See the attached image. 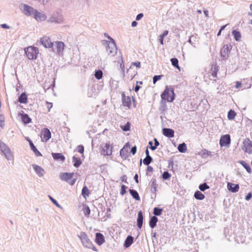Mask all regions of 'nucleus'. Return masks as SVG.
I'll return each mask as SVG.
<instances>
[{"mask_svg": "<svg viewBox=\"0 0 252 252\" xmlns=\"http://www.w3.org/2000/svg\"><path fill=\"white\" fill-rule=\"evenodd\" d=\"M82 246L88 249H91L94 252H97L96 247L94 245L93 242L90 239L89 236L85 232L81 231L78 235Z\"/></svg>", "mask_w": 252, "mask_h": 252, "instance_id": "obj_1", "label": "nucleus"}, {"mask_svg": "<svg viewBox=\"0 0 252 252\" xmlns=\"http://www.w3.org/2000/svg\"><path fill=\"white\" fill-rule=\"evenodd\" d=\"M175 94L174 89L172 88H169L167 86L165 87V90L161 94L162 100H166L168 102H173L175 99Z\"/></svg>", "mask_w": 252, "mask_h": 252, "instance_id": "obj_2", "label": "nucleus"}, {"mask_svg": "<svg viewBox=\"0 0 252 252\" xmlns=\"http://www.w3.org/2000/svg\"><path fill=\"white\" fill-rule=\"evenodd\" d=\"M0 150L7 160H13L14 157L10 149L6 144L1 140H0Z\"/></svg>", "mask_w": 252, "mask_h": 252, "instance_id": "obj_3", "label": "nucleus"}, {"mask_svg": "<svg viewBox=\"0 0 252 252\" xmlns=\"http://www.w3.org/2000/svg\"><path fill=\"white\" fill-rule=\"evenodd\" d=\"M25 53L29 60H33L36 58L38 50L36 47L30 46L25 49Z\"/></svg>", "mask_w": 252, "mask_h": 252, "instance_id": "obj_4", "label": "nucleus"}, {"mask_svg": "<svg viewBox=\"0 0 252 252\" xmlns=\"http://www.w3.org/2000/svg\"><path fill=\"white\" fill-rule=\"evenodd\" d=\"M74 175V173H61L60 175V178L62 181H65L72 186L75 184L76 181L75 178L72 179Z\"/></svg>", "mask_w": 252, "mask_h": 252, "instance_id": "obj_5", "label": "nucleus"}, {"mask_svg": "<svg viewBox=\"0 0 252 252\" xmlns=\"http://www.w3.org/2000/svg\"><path fill=\"white\" fill-rule=\"evenodd\" d=\"M108 38L112 40L111 42H109L107 47L106 51L109 55L112 54L114 56L117 52V47L116 44L114 40L110 36H108Z\"/></svg>", "mask_w": 252, "mask_h": 252, "instance_id": "obj_6", "label": "nucleus"}, {"mask_svg": "<svg viewBox=\"0 0 252 252\" xmlns=\"http://www.w3.org/2000/svg\"><path fill=\"white\" fill-rule=\"evenodd\" d=\"M64 43L62 41H56L55 43H53V46L51 47L53 49V51L61 55L63 53L64 50Z\"/></svg>", "mask_w": 252, "mask_h": 252, "instance_id": "obj_7", "label": "nucleus"}, {"mask_svg": "<svg viewBox=\"0 0 252 252\" xmlns=\"http://www.w3.org/2000/svg\"><path fill=\"white\" fill-rule=\"evenodd\" d=\"M48 21L51 23H55L58 24L62 23L63 21V15L59 12L53 13L49 18Z\"/></svg>", "mask_w": 252, "mask_h": 252, "instance_id": "obj_8", "label": "nucleus"}, {"mask_svg": "<svg viewBox=\"0 0 252 252\" xmlns=\"http://www.w3.org/2000/svg\"><path fill=\"white\" fill-rule=\"evenodd\" d=\"M37 10L27 4L23 5V12L27 16H34Z\"/></svg>", "mask_w": 252, "mask_h": 252, "instance_id": "obj_9", "label": "nucleus"}, {"mask_svg": "<svg viewBox=\"0 0 252 252\" xmlns=\"http://www.w3.org/2000/svg\"><path fill=\"white\" fill-rule=\"evenodd\" d=\"M243 150L249 154L252 153V141L249 138H245L243 142Z\"/></svg>", "mask_w": 252, "mask_h": 252, "instance_id": "obj_10", "label": "nucleus"}, {"mask_svg": "<svg viewBox=\"0 0 252 252\" xmlns=\"http://www.w3.org/2000/svg\"><path fill=\"white\" fill-rule=\"evenodd\" d=\"M231 143L230 136L229 134L222 135L220 140V147L228 146Z\"/></svg>", "mask_w": 252, "mask_h": 252, "instance_id": "obj_11", "label": "nucleus"}, {"mask_svg": "<svg viewBox=\"0 0 252 252\" xmlns=\"http://www.w3.org/2000/svg\"><path fill=\"white\" fill-rule=\"evenodd\" d=\"M122 101L124 106L130 108L131 105V97L129 96H126L124 92L122 93Z\"/></svg>", "mask_w": 252, "mask_h": 252, "instance_id": "obj_12", "label": "nucleus"}, {"mask_svg": "<svg viewBox=\"0 0 252 252\" xmlns=\"http://www.w3.org/2000/svg\"><path fill=\"white\" fill-rule=\"evenodd\" d=\"M40 42L41 44L45 48H51L53 46V43H52L50 39L47 36L41 38Z\"/></svg>", "mask_w": 252, "mask_h": 252, "instance_id": "obj_13", "label": "nucleus"}, {"mask_svg": "<svg viewBox=\"0 0 252 252\" xmlns=\"http://www.w3.org/2000/svg\"><path fill=\"white\" fill-rule=\"evenodd\" d=\"M95 242L99 246H101L105 242L103 235L99 232L95 233Z\"/></svg>", "mask_w": 252, "mask_h": 252, "instance_id": "obj_14", "label": "nucleus"}, {"mask_svg": "<svg viewBox=\"0 0 252 252\" xmlns=\"http://www.w3.org/2000/svg\"><path fill=\"white\" fill-rule=\"evenodd\" d=\"M32 167L34 169L36 174L40 177H41L44 176L45 171L39 165H37L35 164H32Z\"/></svg>", "mask_w": 252, "mask_h": 252, "instance_id": "obj_15", "label": "nucleus"}, {"mask_svg": "<svg viewBox=\"0 0 252 252\" xmlns=\"http://www.w3.org/2000/svg\"><path fill=\"white\" fill-rule=\"evenodd\" d=\"M112 147L109 143H106L101 151V154L104 156H109L112 154Z\"/></svg>", "mask_w": 252, "mask_h": 252, "instance_id": "obj_16", "label": "nucleus"}, {"mask_svg": "<svg viewBox=\"0 0 252 252\" xmlns=\"http://www.w3.org/2000/svg\"><path fill=\"white\" fill-rule=\"evenodd\" d=\"M230 46L228 45H224L220 50V55L223 58H225L228 56L230 52Z\"/></svg>", "mask_w": 252, "mask_h": 252, "instance_id": "obj_17", "label": "nucleus"}, {"mask_svg": "<svg viewBox=\"0 0 252 252\" xmlns=\"http://www.w3.org/2000/svg\"><path fill=\"white\" fill-rule=\"evenodd\" d=\"M33 18L37 21H43L46 19L47 17L45 14L40 12L38 10H36Z\"/></svg>", "mask_w": 252, "mask_h": 252, "instance_id": "obj_18", "label": "nucleus"}, {"mask_svg": "<svg viewBox=\"0 0 252 252\" xmlns=\"http://www.w3.org/2000/svg\"><path fill=\"white\" fill-rule=\"evenodd\" d=\"M239 185L238 184H235L231 183H227V189L229 191L235 193L238 191L239 189Z\"/></svg>", "mask_w": 252, "mask_h": 252, "instance_id": "obj_19", "label": "nucleus"}, {"mask_svg": "<svg viewBox=\"0 0 252 252\" xmlns=\"http://www.w3.org/2000/svg\"><path fill=\"white\" fill-rule=\"evenodd\" d=\"M162 134L168 138L173 137L174 136V131L169 128H163L162 129Z\"/></svg>", "mask_w": 252, "mask_h": 252, "instance_id": "obj_20", "label": "nucleus"}, {"mask_svg": "<svg viewBox=\"0 0 252 252\" xmlns=\"http://www.w3.org/2000/svg\"><path fill=\"white\" fill-rule=\"evenodd\" d=\"M127 145H128V143L126 144L120 152V156L125 159H126L128 157Z\"/></svg>", "mask_w": 252, "mask_h": 252, "instance_id": "obj_21", "label": "nucleus"}, {"mask_svg": "<svg viewBox=\"0 0 252 252\" xmlns=\"http://www.w3.org/2000/svg\"><path fill=\"white\" fill-rule=\"evenodd\" d=\"M143 215L142 212L140 211L138 212V216L137 218V227L141 229L143 225Z\"/></svg>", "mask_w": 252, "mask_h": 252, "instance_id": "obj_22", "label": "nucleus"}, {"mask_svg": "<svg viewBox=\"0 0 252 252\" xmlns=\"http://www.w3.org/2000/svg\"><path fill=\"white\" fill-rule=\"evenodd\" d=\"M42 137L47 141L51 138V133L47 128H44L41 132Z\"/></svg>", "mask_w": 252, "mask_h": 252, "instance_id": "obj_23", "label": "nucleus"}, {"mask_svg": "<svg viewBox=\"0 0 252 252\" xmlns=\"http://www.w3.org/2000/svg\"><path fill=\"white\" fill-rule=\"evenodd\" d=\"M29 142V144L31 150L33 152L34 154L36 157H41L42 156V154L37 149L35 146L34 145L32 141L30 139L28 140Z\"/></svg>", "mask_w": 252, "mask_h": 252, "instance_id": "obj_24", "label": "nucleus"}, {"mask_svg": "<svg viewBox=\"0 0 252 252\" xmlns=\"http://www.w3.org/2000/svg\"><path fill=\"white\" fill-rule=\"evenodd\" d=\"M133 237L131 235H128L125 241L124 246L125 248L129 247L133 243Z\"/></svg>", "mask_w": 252, "mask_h": 252, "instance_id": "obj_25", "label": "nucleus"}, {"mask_svg": "<svg viewBox=\"0 0 252 252\" xmlns=\"http://www.w3.org/2000/svg\"><path fill=\"white\" fill-rule=\"evenodd\" d=\"M52 156L53 158L56 160L63 161L65 160V157L62 153H53Z\"/></svg>", "mask_w": 252, "mask_h": 252, "instance_id": "obj_26", "label": "nucleus"}, {"mask_svg": "<svg viewBox=\"0 0 252 252\" xmlns=\"http://www.w3.org/2000/svg\"><path fill=\"white\" fill-rule=\"evenodd\" d=\"M158 185L157 183V180L155 178H153L151 180V191L152 193H154L155 194L157 192V189L158 188Z\"/></svg>", "mask_w": 252, "mask_h": 252, "instance_id": "obj_27", "label": "nucleus"}, {"mask_svg": "<svg viewBox=\"0 0 252 252\" xmlns=\"http://www.w3.org/2000/svg\"><path fill=\"white\" fill-rule=\"evenodd\" d=\"M18 101L21 103L26 104L28 102V97L25 92L22 93L18 97Z\"/></svg>", "mask_w": 252, "mask_h": 252, "instance_id": "obj_28", "label": "nucleus"}, {"mask_svg": "<svg viewBox=\"0 0 252 252\" xmlns=\"http://www.w3.org/2000/svg\"><path fill=\"white\" fill-rule=\"evenodd\" d=\"M158 221V219L156 216H152L150 218L149 220V225L151 228H154L157 225V223Z\"/></svg>", "mask_w": 252, "mask_h": 252, "instance_id": "obj_29", "label": "nucleus"}, {"mask_svg": "<svg viewBox=\"0 0 252 252\" xmlns=\"http://www.w3.org/2000/svg\"><path fill=\"white\" fill-rule=\"evenodd\" d=\"M235 87L237 89L243 90L245 89L249 88L250 87V85L244 84L241 82L237 81L236 82Z\"/></svg>", "mask_w": 252, "mask_h": 252, "instance_id": "obj_30", "label": "nucleus"}, {"mask_svg": "<svg viewBox=\"0 0 252 252\" xmlns=\"http://www.w3.org/2000/svg\"><path fill=\"white\" fill-rule=\"evenodd\" d=\"M129 192L132 197L136 200L139 201L140 200V196L138 192L133 189H129Z\"/></svg>", "mask_w": 252, "mask_h": 252, "instance_id": "obj_31", "label": "nucleus"}, {"mask_svg": "<svg viewBox=\"0 0 252 252\" xmlns=\"http://www.w3.org/2000/svg\"><path fill=\"white\" fill-rule=\"evenodd\" d=\"M21 119L23 122L25 124H29L32 122L31 118L26 113L21 115Z\"/></svg>", "mask_w": 252, "mask_h": 252, "instance_id": "obj_32", "label": "nucleus"}, {"mask_svg": "<svg viewBox=\"0 0 252 252\" xmlns=\"http://www.w3.org/2000/svg\"><path fill=\"white\" fill-rule=\"evenodd\" d=\"M239 163L240 164H241L244 167V168H245L246 169V170L249 173H251V172H252L251 168V167L250 166L249 164L248 163H247L244 160H240V161H239Z\"/></svg>", "mask_w": 252, "mask_h": 252, "instance_id": "obj_33", "label": "nucleus"}, {"mask_svg": "<svg viewBox=\"0 0 252 252\" xmlns=\"http://www.w3.org/2000/svg\"><path fill=\"white\" fill-rule=\"evenodd\" d=\"M232 34L237 41H239L241 40V35L240 32L236 30H234L232 32Z\"/></svg>", "mask_w": 252, "mask_h": 252, "instance_id": "obj_34", "label": "nucleus"}, {"mask_svg": "<svg viewBox=\"0 0 252 252\" xmlns=\"http://www.w3.org/2000/svg\"><path fill=\"white\" fill-rule=\"evenodd\" d=\"M194 196L197 200H202L205 197V195L199 190H197L194 192Z\"/></svg>", "mask_w": 252, "mask_h": 252, "instance_id": "obj_35", "label": "nucleus"}, {"mask_svg": "<svg viewBox=\"0 0 252 252\" xmlns=\"http://www.w3.org/2000/svg\"><path fill=\"white\" fill-rule=\"evenodd\" d=\"M72 161L73 162V166L75 167H78L82 164V161L80 158H76L73 156L72 158Z\"/></svg>", "mask_w": 252, "mask_h": 252, "instance_id": "obj_36", "label": "nucleus"}, {"mask_svg": "<svg viewBox=\"0 0 252 252\" xmlns=\"http://www.w3.org/2000/svg\"><path fill=\"white\" fill-rule=\"evenodd\" d=\"M177 149L180 152L184 153L187 150L186 144L185 143L179 144L178 145Z\"/></svg>", "mask_w": 252, "mask_h": 252, "instance_id": "obj_37", "label": "nucleus"}, {"mask_svg": "<svg viewBox=\"0 0 252 252\" xmlns=\"http://www.w3.org/2000/svg\"><path fill=\"white\" fill-rule=\"evenodd\" d=\"M163 211L162 208H160L158 207H155L153 210V214H154V216H159L161 215L162 212Z\"/></svg>", "mask_w": 252, "mask_h": 252, "instance_id": "obj_38", "label": "nucleus"}, {"mask_svg": "<svg viewBox=\"0 0 252 252\" xmlns=\"http://www.w3.org/2000/svg\"><path fill=\"white\" fill-rule=\"evenodd\" d=\"M89 190L87 186H84L82 189V195L84 197L86 198L87 196H89Z\"/></svg>", "mask_w": 252, "mask_h": 252, "instance_id": "obj_39", "label": "nucleus"}, {"mask_svg": "<svg viewBox=\"0 0 252 252\" xmlns=\"http://www.w3.org/2000/svg\"><path fill=\"white\" fill-rule=\"evenodd\" d=\"M199 154L202 157H206V156H210V157L212 156V152L210 151H208V150H207L206 149L202 150L200 152Z\"/></svg>", "mask_w": 252, "mask_h": 252, "instance_id": "obj_40", "label": "nucleus"}, {"mask_svg": "<svg viewBox=\"0 0 252 252\" xmlns=\"http://www.w3.org/2000/svg\"><path fill=\"white\" fill-rule=\"evenodd\" d=\"M236 115V113L235 112V111L233 110L230 109L228 112L227 118H228V120H233L235 118Z\"/></svg>", "mask_w": 252, "mask_h": 252, "instance_id": "obj_41", "label": "nucleus"}, {"mask_svg": "<svg viewBox=\"0 0 252 252\" xmlns=\"http://www.w3.org/2000/svg\"><path fill=\"white\" fill-rule=\"evenodd\" d=\"M168 33V31H167V30H165L164 31L163 33L159 35V42L161 44L163 45V39H164V38L167 35Z\"/></svg>", "mask_w": 252, "mask_h": 252, "instance_id": "obj_42", "label": "nucleus"}, {"mask_svg": "<svg viewBox=\"0 0 252 252\" xmlns=\"http://www.w3.org/2000/svg\"><path fill=\"white\" fill-rule=\"evenodd\" d=\"M103 76V72L101 70L98 69L95 71L94 76L96 79L99 80L102 78Z\"/></svg>", "mask_w": 252, "mask_h": 252, "instance_id": "obj_43", "label": "nucleus"}, {"mask_svg": "<svg viewBox=\"0 0 252 252\" xmlns=\"http://www.w3.org/2000/svg\"><path fill=\"white\" fill-rule=\"evenodd\" d=\"M170 61L171 62L172 65L173 66L180 69V67L178 64V63H179L178 60L177 58H172V59H171Z\"/></svg>", "mask_w": 252, "mask_h": 252, "instance_id": "obj_44", "label": "nucleus"}, {"mask_svg": "<svg viewBox=\"0 0 252 252\" xmlns=\"http://www.w3.org/2000/svg\"><path fill=\"white\" fill-rule=\"evenodd\" d=\"M153 160L152 157L146 156L145 158L143 159V163L146 165H148L153 161Z\"/></svg>", "mask_w": 252, "mask_h": 252, "instance_id": "obj_45", "label": "nucleus"}, {"mask_svg": "<svg viewBox=\"0 0 252 252\" xmlns=\"http://www.w3.org/2000/svg\"><path fill=\"white\" fill-rule=\"evenodd\" d=\"M209 186L206 183H204L199 186V189L202 191H204L206 189H209Z\"/></svg>", "mask_w": 252, "mask_h": 252, "instance_id": "obj_46", "label": "nucleus"}, {"mask_svg": "<svg viewBox=\"0 0 252 252\" xmlns=\"http://www.w3.org/2000/svg\"><path fill=\"white\" fill-rule=\"evenodd\" d=\"M211 71H212L211 74H212V76L213 77V78L217 77L218 67L216 66V65H215L214 66H212L211 67Z\"/></svg>", "mask_w": 252, "mask_h": 252, "instance_id": "obj_47", "label": "nucleus"}, {"mask_svg": "<svg viewBox=\"0 0 252 252\" xmlns=\"http://www.w3.org/2000/svg\"><path fill=\"white\" fill-rule=\"evenodd\" d=\"M4 121H5V118L3 115L0 114V127L1 129H3L4 127Z\"/></svg>", "mask_w": 252, "mask_h": 252, "instance_id": "obj_48", "label": "nucleus"}, {"mask_svg": "<svg viewBox=\"0 0 252 252\" xmlns=\"http://www.w3.org/2000/svg\"><path fill=\"white\" fill-rule=\"evenodd\" d=\"M83 212L86 217H88L90 214L91 210L88 206H86L83 208Z\"/></svg>", "mask_w": 252, "mask_h": 252, "instance_id": "obj_49", "label": "nucleus"}, {"mask_svg": "<svg viewBox=\"0 0 252 252\" xmlns=\"http://www.w3.org/2000/svg\"><path fill=\"white\" fill-rule=\"evenodd\" d=\"M162 177L163 180H166L171 177V174L168 171H164L162 175Z\"/></svg>", "mask_w": 252, "mask_h": 252, "instance_id": "obj_50", "label": "nucleus"}, {"mask_svg": "<svg viewBox=\"0 0 252 252\" xmlns=\"http://www.w3.org/2000/svg\"><path fill=\"white\" fill-rule=\"evenodd\" d=\"M196 37L194 36L193 35H191L188 40V42L191 44L193 47H195V41Z\"/></svg>", "mask_w": 252, "mask_h": 252, "instance_id": "obj_51", "label": "nucleus"}, {"mask_svg": "<svg viewBox=\"0 0 252 252\" xmlns=\"http://www.w3.org/2000/svg\"><path fill=\"white\" fill-rule=\"evenodd\" d=\"M76 151L80 154H83L84 152V147L82 145H78L76 148Z\"/></svg>", "mask_w": 252, "mask_h": 252, "instance_id": "obj_52", "label": "nucleus"}, {"mask_svg": "<svg viewBox=\"0 0 252 252\" xmlns=\"http://www.w3.org/2000/svg\"><path fill=\"white\" fill-rule=\"evenodd\" d=\"M127 187L124 185H122L121 186V191H120V194L122 195H124L126 193V189Z\"/></svg>", "mask_w": 252, "mask_h": 252, "instance_id": "obj_53", "label": "nucleus"}, {"mask_svg": "<svg viewBox=\"0 0 252 252\" xmlns=\"http://www.w3.org/2000/svg\"><path fill=\"white\" fill-rule=\"evenodd\" d=\"M122 129L125 131H127L129 130L130 129V124L129 122H127L125 126H124L122 127Z\"/></svg>", "mask_w": 252, "mask_h": 252, "instance_id": "obj_54", "label": "nucleus"}, {"mask_svg": "<svg viewBox=\"0 0 252 252\" xmlns=\"http://www.w3.org/2000/svg\"><path fill=\"white\" fill-rule=\"evenodd\" d=\"M162 76V75H155L153 78V83L154 84H156L158 81L161 78Z\"/></svg>", "mask_w": 252, "mask_h": 252, "instance_id": "obj_55", "label": "nucleus"}, {"mask_svg": "<svg viewBox=\"0 0 252 252\" xmlns=\"http://www.w3.org/2000/svg\"><path fill=\"white\" fill-rule=\"evenodd\" d=\"M49 196L50 199L52 201V202H53V203L54 204H55L56 206H57L59 208H61L60 205L58 203V201L56 199H55L54 198H53L52 197H51L50 196Z\"/></svg>", "mask_w": 252, "mask_h": 252, "instance_id": "obj_56", "label": "nucleus"}, {"mask_svg": "<svg viewBox=\"0 0 252 252\" xmlns=\"http://www.w3.org/2000/svg\"><path fill=\"white\" fill-rule=\"evenodd\" d=\"M144 16V14L142 13H139L136 17V20H140Z\"/></svg>", "mask_w": 252, "mask_h": 252, "instance_id": "obj_57", "label": "nucleus"}, {"mask_svg": "<svg viewBox=\"0 0 252 252\" xmlns=\"http://www.w3.org/2000/svg\"><path fill=\"white\" fill-rule=\"evenodd\" d=\"M137 151V147L136 146L132 147L130 150V153L133 155H135Z\"/></svg>", "mask_w": 252, "mask_h": 252, "instance_id": "obj_58", "label": "nucleus"}, {"mask_svg": "<svg viewBox=\"0 0 252 252\" xmlns=\"http://www.w3.org/2000/svg\"><path fill=\"white\" fill-rule=\"evenodd\" d=\"M148 144L150 145L149 148L151 150L154 151L156 149L155 148H154V145H153V143L152 141H150L148 143Z\"/></svg>", "mask_w": 252, "mask_h": 252, "instance_id": "obj_59", "label": "nucleus"}, {"mask_svg": "<svg viewBox=\"0 0 252 252\" xmlns=\"http://www.w3.org/2000/svg\"><path fill=\"white\" fill-rule=\"evenodd\" d=\"M154 148H155L156 149L157 148V147L159 146V143L158 142V141L157 140V138H155L154 139Z\"/></svg>", "mask_w": 252, "mask_h": 252, "instance_id": "obj_60", "label": "nucleus"}, {"mask_svg": "<svg viewBox=\"0 0 252 252\" xmlns=\"http://www.w3.org/2000/svg\"><path fill=\"white\" fill-rule=\"evenodd\" d=\"M252 197V192L248 193L245 197V199L246 200H249Z\"/></svg>", "mask_w": 252, "mask_h": 252, "instance_id": "obj_61", "label": "nucleus"}, {"mask_svg": "<svg viewBox=\"0 0 252 252\" xmlns=\"http://www.w3.org/2000/svg\"><path fill=\"white\" fill-rule=\"evenodd\" d=\"M0 27L3 29H9L10 27L6 24H2L0 25Z\"/></svg>", "mask_w": 252, "mask_h": 252, "instance_id": "obj_62", "label": "nucleus"}, {"mask_svg": "<svg viewBox=\"0 0 252 252\" xmlns=\"http://www.w3.org/2000/svg\"><path fill=\"white\" fill-rule=\"evenodd\" d=\"M132 64L134 66H136V67L140 68V62H136L132 63Z\"/></svg>", "mask_w": 252, "mask_h": 252, "instance_id": "obj_63", "label": "nucleus"}, {"mask_svg": "<svg viewBox=\"0 0 252 252\" xmlns=\"http://www.w3.org/2000/svg\"><path fill=\"white\" fill-rule=\"evenodd\" d=\"M47 107H48V111H50L51 108L53 106V104L51 102H47Z\"/></svg>", "mask_w": 252, "mask_h": 252, "instance_id": "obj_64", "label": "nucleus"}]
</instances>
